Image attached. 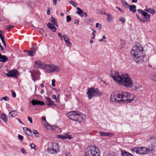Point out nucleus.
<instances>
[{
  "label": "nucleus",
  "instance_id": "f257e3e1",
  "mask_svg": "<svg viewBox=\"0 0 156 156\" xmlns=\"http://www.w3.org/2000/svg\"><path fill=\"white\" fill-rule=\"evenodd\" d=\"M144 50L142 46L138 44L133 47L131 51V54L133 60L136 62H140L144 60L145 55L143 54Z\"/></svg>",
  "mask_w": 156,
  "mask_h": 156
},
{
  "label": "nucleus",
  "instance_id": "f03ea898",
  "mask_svg": "<svg viewBox=\"0 0 156 156\" xmlns=\"http://www.w3.org/2000/svg\"><path fill=\"white\" fill-rule=\"evenodd\" d=\"M66 115L70 119L78 122L82 123L84 122L86 116L79 111H72L66 113Z\"/></svg>",
  "mask_w": 156,
  "mask_h": 156
},
{
  "label": "nucleus",
  "instance_id": "7ed1b4c3",
  "mask_svg": "<svg viewBox=\"0 0 156 156\" xmlns=\"http://www.w3.org/2000/svg\"><path fill=\"white\" fill-rule=\"evenodd\" d=\"M128 92H124L116 94H112L110 98V100L113 102L116 103H125Z\"/></svg>",
  "mask_w": 156,
  "mask_h": 156
},
{
  "label": "nucleus",
  "instance_id": "20e7f679",
  "mask_svg": "<svg viewBox=\"0 0 156 156\" xmlns=\"http://www.w3.org/2000/svg\"><path fill=\"white\" fill-rule=\"evenodd\" d=\"M118 83L128 88L131 87L133 84L132 80L129 76L126 73L121 75V77Z\"/></svg>",
  "mask_w": 156,
  "mask_h": 156
},
{
  "label": "nucleus",
  "instance_id": "39448f33",
  "mask_svg": "<svg viewBox=\"0 0 156 156\" xmlns=\"http://www.w3.org/2000/svg\"><path fill=\"white\" fill-rule=\"evenodd\" d=\"M100 151L99 148L96 147L90 146L85 150V156H100Z\"/></svg>",
  "mask_w": 156,
  "mask_h": 156
},
{
  "label": "nucleus",
  "instance_id": "423d86ee",
  "mask_svg": "<svg viewBox=\"0 0 156 156\" xmlns=\"http://www.w3.org/2000/svg\"><path fill=\"white\" fill-rule=\"evenodd\" d=\"M88 98L90 100L94 97L100 96L102 94V93L98 89L94 87L89 88L87 92Z\"/></svg>",
  "mask_w": 156,
  "mask_h": 156
},
{
  "label": "nucleus",
  "instance_id": "0eeeda50",
  "mask_svg": "<svg viewBox=\"0 0 156 156\" xmlns=\"http://www.w3.org/2000/svg\"><path fill=\"white\" fill-rule=\"evenodd\" d=\"M131 151L133 152L136 153L140 154H147L149 153L150 150L144 147H138L132 148Z\"/></svg>",
  "mask_w": 156,
  "mask_h": 156
},
{
  "label": "nucleus",
  "instance_id": "6e6552de",
  "mask_svg": "<svg viewBox=\"0 0 156 156\" xmlns=\"http://www.w3.org/2000/svg\"><path fill=\"white\" fill-rule=\"evenodd\" d=\"M110 76L112 77L114 81L118 83L121 77V75H120L119 72L116 71H112Z\"/></svg>",
  "mask_w": 156,
  "mask_h": 156
},
{
  "label": "nucleus",
  "instance_id": "1a4fd4ad",
  "mask_svg": "<svg viewBox=\"0 0 156 156\" xmlns=\"http://www.w3.org/2000/svg\"><path fill=\"white\" fill-rule=\"evenodd\" d=\"M58 144L54 143L53 144L52 146V148L51 149H48V152L51 154H53L56 152H58Z\"/></svg>",
  "mask_w": 156,
  "mask_h": 156
},
{
  "label": "nucleus",
  "instance_id": "9d476101",
  "mask_svg": "<svg viewBox=\"0 0 156 156\" xmlns=\"http://www.w3.org/2000/svg\"><path fill=\"white\" fill-rule=\"evenodd\" d=\"M44 68L46 69L48 73H50L55 71L57 69L58 67L53 64H45V67Z\"/></svg>",
  "mask_w": 156,
  "mask_h": 156
},
{
  "label": "nucleus",
  "instance_id": "9b49d317",
  "mask_svg": "<svg viewBox=\"0 0 156 156\" xmlns=\"http://www.w3.org/2000/svg\"><path fill=\"white\" fill-rule=\"evenodd\" d=\"M31 74L33 80L34 82L35 81L40 79V73L38 71H34L31 73Z\"/></svg>",
  "mask_w": 156,
  "mask_h": 156
},
{
  "label": "nucleus",
  "instance_id": "f8f14e48",
  "mask_svg": "<svg viewBox=\"0 0 156 156\" xmlns=\"http://www.w3.org/2000/svg\"><path fill=\"white\" fill-rule=\"evenodd\" d=\"M7 71L8 73H6L5 75L7 76L17 78V75H18V73L16 70H13L10 71L8 70H7Z\"/></svg>",
  "mask_w": 156,
  "mask_h": 156
},
{
  "label": "nucleus",
  "instance_id": "ddd939ff",
  "mask_svg": "<svg viewBox=\"0 0 156 156\" xmlns=\"http://www.w3.org/2000/svg\"><path fill=\"white\" fill-rule=\"evenodd\" d=\"M34 66L35 67L40 69H44L45 67V64L39 60L35 61Z\"/></svg>",
  "mask_w": 156,
  "mask_h": 156
},
{
  "label": "nucleus",
  "instance_id": "4468645a",
  "mask_svg": "<svg viewBox=\"0 0 156 156\" xmlns=\"http://www.w3.org/2000/svg\"><path fill=\"white\" fill-rule=\"evenodd\" d=\"M135 96L132 94L128 92V96L126 97V100L125 103L130 102L133 101L135 98Z\"/></svg>",
  "mask_w": 156,
  "mask_h": 156
},
{
  "label": "nucleus",
  "instance_id": "2eb2a0df",
  "mask_svg": "<svg viewBox=\"0 0 156 156\" xmlns=\"http://www.w3.org/2000/svg\"><path fill=\"white\" fill-rule=\"evenodd\" d=\"M31 103L33 105H44V103L43 101H38L36 100H33Z\"/></svg>",
  "mask_w": 156,
  "mask_h": 156
},
{
  "label": "nucleus",
  "instance_id": "dca6fc26",
  "mask_svg": "<svg viewBox=\"0 0 156 156\" xmlns=\"http://www.w3.org/2000/svg\"><path fill=\"white\" fill-rule=\"evenodd\" d=\"M63 38L65 41L66 44L67 45L69 46H71V43L70 42L69 38L67 35L65 34L63 35Z\"/></svg>",
  "mask_w": 156,
  "mask_h": 156
},
{
  "label": "nucleus",
  "instance_id": "f3484780",
  "mask_svg": "<svg viewBox=\"0 0 156 156\" xmlns=\"http://www.w3.org/2000/svg\"><path fill=\"white\" fill-rule=\"evenodd\" d=\"M143 17V18L145 20V21L147 22L150 21V15L147 12H144L143 13L142 15Z\"/></svg>",
  "mask_w": 156,
  "mask_h": 156
},
{
  "label": "nucleus",
  "instance_id": "a211bd4d",
  "mask_svg": "<svg viewBox=\"0 0 156 156\" xmlns=\"http://www.w3.org/2000/svg\"><path fill=\"white\" fill-rule=\"evenodd\" d=\"M47 27L51 30L53 32H55L56 30V27L51 23L49 22L47 24Z\"/></svg>",
  "mask_w": 156,
  "mask_h": 156
},
{
  "label": "nucleus",
  "instance_id": "6ab92c4d",
  "mask_svg": "<svg viewBox=\"0 0 156 156\" xmlns=\"http://www.w3.org/2000/svg\"><path fill=\"white\" fill-rule=\"evenodd\" d=\"M145 7L146 9L144 10V11L148 12L152 14H154L155 13L156 11L154 9L151 8H149L148 9L147 5H146Z\"/></svg>",
  "mask_w": 156,
  "mask_h": 156
},
{
  "label": "nucleus",
  "instance_id": "aec40b11",
  "mask_svg": "<svg viewBox=\"0 0 156 156\" xmlns=\"http://www.w3.org/2000/svg\"><path fill=\"white\" fill-rule=\"evenodd\" d=\"M59 138H61L63 140L67 139H70L72 138L70 135H68L67 133L63 135H59Z\"/></svg>",
  "mask_w": 156,
  "mask_h": 156
},
{
  "label": "nucleus",
  "instance_id": "412c9836",
  "mask_svg": "<svg viewBox=\"0 0 156 156\" xmlns=\"http://www.w3.org/2000/svg\"><path fill=\"white\" fill-rule=\"evenodd\" d=\"M23 129L24 131V132L28 136H30L32 132L31 130L27 127H24Z\"/></svg>",
  "mask_w": 156,
  "mask_h": 156
},
{
  "label": "nucleus",
  "instance_id": "4be33fe9",
  "mask_svg": "<svg viewBox=\"0 0 156 156\" xmlns=\"http://www.w3.org/2000/svg\"><path fill=\"white\" fill-rule=\"evenodd\" d=\"M0 62H6L8 60V58L7 57L4 55H2L0 53Z\"/></svg>",
  "mask_w": 156,
  "mask_h": 156
},
{
  "label": "nucleus",
  "instance_id": "5701e85b",
  "mask_svg": "<svg viewBox=\"0 0 156 156\" xmlns=\"http://www.w3.org/2000/svg\"><path fill=\"white\" fill-rule=\"evenodd\" d=\"M17 115V112L16 111H13L9 113V117H14Z\"/></svg>",
  "mask_w": 156,
  "mask_h": 156
},
{
  "label": "nucleus",
  "instance_id": "b1692460",
  "mask_svg": "<svg viewBox=\"0 0 156 156\" xmlns=\"http://www.w3.org/2000/svg\"><path fill=\"white\" fill-rule=\"evenodd\" d=\"M100 134L101 136H111L113 135V134L111 133H108L104 132H100Z\"/></svg>",
  "mask_w": 156,
  "mask_h": 156
},
{
  "label": "nucleus",
  "instance_id": "393cba45",
  "mask_svg": "<svg viewBox=\"0 0 156 156\" xmlns=\"http://www.w3.org/2000/svg\"><path fill=\"white\" fill-rule=\"evenodd\" d=\"M50 20L51 22H52V24L53 25L54 24L57 27H58L57 22L56 21V20L55 18L53 17H51V19H50Z\"/></svg>",
  "mask_w": 156,
  "mask_h": 156
},
{
  "label": "nucleus",
  "instance_id": "a878e982",
  "mask_svg": "<svg viewBox=\"0 0 156 156\" xmlns=\"http://www.w3.org/2000/svg\"><path fill=\"white\" fill-rule=\"evenodd\" d=\"M1 118L5 122H7L8 119L7 116L5 114H2L1 116Z\"/></svg>",
  "mask_w": 156,
  "mask_h": 156
},
{
  "label": "nucleus",
  "instance_id": "bb28decb",
  "mask_svg": "<svg viewBox=\"0 0 156 156\" xmlns=\"http://www.w3.org/2000/svg\"><path fill=\"white\" fill-rule=\"evenodd\" d=\"M129 10L133 13H134L136 12V6L134 5L129 6Z\"/></svg>",
  "mask_w": 156,
  "mask_h": 156
},
{
  "label": "nucleus",
  "instance_id": "cd10ccee",
  "mask_svg": "<svg viewBox=\"0 0 156 156\" xmlns=\"http://www.w3.org/2000/svg\"><path fill=\"white\" fill-rule=\"evenodd\" d=\"M46 103L47 105L49 106H52L54 105V102L51 100L50 98H47Z\"/></svg>",
  "mask_w": 156,
  "mask_h": 156
},
{
  "label": "nucleus",
  "instance_id": "c85d7f7f",
  "mask_svg": "<svg viewBox=\"0 0 156 156\" xmlns=\"http://www.w3.org/2000/svg\"><path fill=\"white\" fill-rule=\"evenodd\" d=\"M77 11H76V13H77V14H78L79 15H80V16H82V14H83V10L81 9L79 7L77 8Z\"/></svg>",
  "mask_w": 156,
  "mask_h": 156
},
{
  "label": "nucleus",
  "instance_id": "c756f323",
  "mask_svg": "<svg viewBox=\"0 0 156 156\" xmlns=\"http://www.w3.org/2000/svg\"><path fill=\"white\" fill-rule=\"evenodd\" d=\"M121 152L122 156H128L129 153L125 150H121Z\"/></svg>",
  "mask_w": 156,
  "mask_h": 156
},
{
  "label": "nucleus",
  "instance_id": "7c9ffc66",
  "mask_svg": "<svg viewBox=\"0 0 156 156\" xmlns=\"http://www.w3.org/2000/svg\"><path fill=\"white\" fill-rule=\"evenodd\" d=\"M33 132L36 137H40V135L37 130L34 129L33 130Z\"/></svg>",
  "mask_w": 156,
  "mask_h": 156
},
{
  "label": "nucleus",
  "instance_id": "2f4dec72",
  "mask_svg": "<svg viewBox=\"0 0 156 156\" xmlns=\"http://www.w3.org/2000/svg\"><path fill=\"white\" fill-rule=\"evenodd\" d=\"M24 52H28V55L30 56H33L35 54L34 52H33L32 51H27L26 50H24Z\"/></svg>",
  "mask_w": 156,
  "mask_h": 156
},
{
  "label": "nucleus",
  "instance_id": "473e14b6",
  "mask_svg": "<svg viewBox=\"0 0 156 156\" xmlns=\"http://www.w3.org/2000/svg\"><path fill=\"white\" fill-rule=\"evenodd\" d=\"M122 5L125 7H127L128 6L129 7V5H128V3L126 2L124 0H122Z\"/></svg>",
  "mask_w": 156,
  "mask_h": 156
},
{
  "label": "nucleus",
  "instance_id": "72a5a7b5",
  "mask_svg": "<svg viewBox=\"0 0 156 156\" xmlns=\"http://www.w3.org/2000/svg\"><path fill=\"white\" fill-rule=\"evenodd\" d=\"M107 20L108 21L110 22L112 20V15L111 14H107Z\"/></svg>",
  "mask_w": 156,
  "mask_h": 156
},
{
  "label": "nucleus",
  "instance_id": "f704fd0d",
  "mask_svg": "<svg viewBox=\"0 0 156 156\" xmlns=\"http://www.w3.org/2000/svg\"><path fill=\"white\" fill-rule=\"evenodd\" d=\"M70 3L74 7H76L78 5V4L72 1H70Z\"/></svg>",
  "mask_w": 156,
  "mask_h": 156
},
{
  "label": "nucleus",
  "instance_id": "c9c22d12",
  "mask_svg": "<svg viewBox=\"0 0 156 156\" xmlns=\"http://www.w3.org/2000/svg\"><path fill=\"white\" fill-rule=\"evenodd\" d=\"M37 49V46L35 45L33 46V48L31 49V51H33L34 52V53H35Z\"/></svg>",
  "mask_w": 156,
  "mask_h": 156
},
{
  "label": "nucleus",
  "instance_id": "e433bc0d",
  "mask_svg": "<svg viewBox=\"0 0 156 156\" xmlns=\"http://www.w3.org/2000/svg\"><path fill=\"white\" fill-rule=\"evenodd\" d=\"M14 27V26L12 25H7L6 27V30L8 31H9V30L10 29Z\"/></svg>",
  "mask_w": 156,
  "mask_h": 156
},
{
  "label": "nucleus",
  "instance_id": "4c0bfd02",
  "mask_svg": "<svg viewBox=\"0 0 156 156\" xmlns=\"http://www.w3.org/2000/svg\"><path fill=\"white\" fill-rule=\"evenodd\" d=\"M3 100L7 101L9 100V98L7 97H3L0 99L1 101H2Z\"/></svg>",
  "mask_w": 156,
  "mask_h": 156
},
{
  "label": "nucleus",
  "instance_id": "58836bf2",
  "mask_svg": "<svg viewBox=\"0 0 156 156\" xmlns=\"http://www.w3.org/2000/svg\"><path fill=\"white\" fill-rule=\"evenodd\" d=\"M137 18L140 20V21L142 23H144L145 22V20L144 19H142L138 15L136 14V15Z\"/></svg>",
  "mask_w": 156,
  "mask_h": 156
},
{
  "label": "nucleus",
  "instance_id": "ea45409f",
  "mask_svg": "<svg viewBox=\"0 0 156 156\" xmlns=\"http://www.w3.org/2000/svg\"><path fill=\"white\" fill-rule=\"evenodd\" d=\"M66 21L67 22H70L71 20V18L70 16L69 15H67L66 16Z\"/></svg>",
  "mask_w": 156,
  "mask_h": 156
},
{
  "label": "nucleus",
  "instance_id": "a19ab883",
  "mask_svg": "<svg viewBox=\"0 0 156 156\" xmlns=\"http://www.w3.org/2000/svg\"><path fill=\"white\" fill-rule=\"evenodd\" d=\"M3 31L0 30V37L1 40L4 38V37L2 35Z\"/></svg>",
  "mask_w": 156,
  "mask_h": 156
},
{
  "label": "nucleus",
  "instance_id": "79ce46f5",
  "mask_svg": "<svg viewBox=\"0 0 156 156\" xmlns=\"http://www.w3.org/2000/svg\"><path fill=\"white\" fill-rule=\"evenodd\" d=\"M18 139L21 141H22L23 138V136L20 134H18Z\"/></svg>",
  "mask_w": 156,
  "mask_h": 156
},
{
  "label": "nucleus",
  "instance_id": "37998d69",
  "mask_svg": "<svg viewBox=\"0 0 156 156\" xmlns=\"http://www.w3.org/2000/svg\"><path fill=\"white\" fill-rule=\"evenodd\" d=\"M120 44H121V46L122 47H123L125 45V41L124 40H121Z\"/></svg>",
  "mask_w": 156,
  "mask_h": 156
},
{
  "label": "nucleus",
  "instance_id": "c03bdc74",
  "mask_svg": "<svg viewBox=\"0 0 156 156\" xmlns=\"http://www.w3.org/2000/svg\"><path fill=\"white\" fill-rule=\"evenodd\" d=\"M11 93L12 94V96L14 97V98H15L16 97V94L15 93V92H14L13 90H12L11 91Z\"/></svg>",
  "mask_w": 156,
  "mask_h": 156
},
{
  "label": "nucleus",
  "instance_id": "a18cd8bd",
  "mask_svg": "<svg viewBox=\"0 0 156 156\" xmlns=\"http://www.w3.org/2000/svg\"><path fill=\"white\" fill-rule=\"evenodd\" d=\"M52 98L56 100L57 101V99H58V95L57 97V99L56 98V95H53L52 96Z\"/></svg>",
  "mask_w": 156,
  "mask_h": 156
},
{
  "label": "nucleus",
  "instance_id": "49530a36",
  "mask_svg": "<svg viewBox=\"0 0 156 156\" xmlns=\"http://www.w3.org/2000/svg\"><path fill=\"white\" fill-rule=\"evenodd\" d=\"M30 146L32 148L34 149H35V148L36 147V145L34 144L33 143L31 144L30 145Z\"/></svg>",
  "mask_w": 156,
  "mask_h": 156
},
{
  "label": "nucleus",
  "instance_id": "de8ad7c7",
  "mask_svg": "<svg viewBox=\"0 0 156 156\" xmlns=\"http://www.w3.org/2000/svg\"><path fill=\"white\" fill-rule=\"evenodd\" d=\"M137 11L139 13L141 14L142 15L143 14V13L144 12H145L143 11V10H141L140 9H138L137 10Z\"/></svg>",
  "mask_w": 156,
  "mask_h": 156
},
{
  "label": "nucleus",
  "instance_id": "09e8293b",
  "mask_svg": "<svg viewBox=\"0 0 156 156\" xmlns=\"http://www.w3.org/2000/svg\"><path fill=\"white\" fill-rule=\"evenodd\" d=\"M82 16H81V17H82L83 16H84L85 18H87V13L84 12H83V14H82Z\"/></svg>",
  "mask_w": 156,
  "mask_h": 156
},
{
  "label": "nucleus",
  "instance_id": "8fccbe9b",
  "mask_svg": "<svg viewBox=\"0 0 156 156\" xmlns=\"http://www.w3.org/2000/svg\"><path fill=\"white\" fill-rule=\"evenodd\" d=\"M119 21H122L123 23H124L125 21V18H120L119 19Z\"/></svg>",
  "mask_w": 156,
  "mask_h": 156
},
{
  "label": "nucleus",
  "instance_id": "3c124183",
  "mask_svg": "<svg viewBox=\"0 0 156 156\" xmlns=\"http://www.w3.org/2000/svg\"><path fill=\"white\" fill-rule=\"evenodd\" d=\"M27 118H28V120L29 121V122L30 123H32L33 122L32 118L31 117H28Z\"/></svg>",
  "mask_w": 156,
  "mask_h": 156
},
{
  "label": "nucleus",
  "instance_id": "603ef678",
  "mask_svg": "<svg viewBox=\"0 0 156 156\" xmlns=\"http://www.w3.org/2000/svg\"><path fill=\"white\" fill-rule=\"evenodd\" d=\"M55 80L54 79H53L52 80V84L51 85L53 87L55 86Z\"/></svg>",
  "mask_w": 156,
  "mask_h": 156
},
{
  "label": "nucleus",
  "instance_id": "864d4df0",
  "mask_svg": "<svg viewBox=\"0 0 156 156\" xmlns=\"http://www.w3.org/2000/svg\"><path fill=\"white\" fill-rule=\"evenodd\" d=\"M79 20H76V19H75L74 20V23H75L77 25H78L79 24Z\"/></svg>",
  "mask_w": 156,
  "mask_h": 156
},
{
  "label": "nucleus",
  "instance_id": "5fc2aeb1",
  "mask_svg": "<svg viewBox=\"0 0 156 156\" xmlns=\"http://www.w3.org/2000/svg\"><path fill=\"white\" fill-rule=\"evenodd\" d=\"M21 151L24 154H25L26 153L25 150L23 148L21 149Z\"/></svg>",
  "mask_w": 156,
  "mask_h": 156
},
{
  "label": "nucleus",
  "instance_id": "6e6d98bb",
  "mask_svg": "<svg viewBox=\"0 0 156 156\" xmlns=\"http://www.w3.org/2000/svg\"><path fill=\"white\" fill-rule=\"evenodd\" d=\"M65 156H73L70 153H66L65 154Z\"/></svg>",
  "mask_w": 156,
  "mask_h": 156
},
{
  "label": "nucleus",
  "instance_id": "4d7b16f0",
  "mask_svg": "<svg viewBox=\"0 0 156 156\" xmlns=\"http://www.w3.org/2000/svg\"><path fill=\"white\" fill-rule=\"evenodd\" d=\"M44 124L45 126L47 127L50 126L49 125L48 123L46 122H44Z\"/></svg>",
  "mask_w": 156,
  "mask_h": 156
},
{
  "label": "nucleus",
  "instance_id": "13d9d810",
  "mask_svg": "<svg viewBox=\"0 0 156 156\" xmlns=\"http://www.w3.org/2000/svg\"><path fill=\"white\" fill-rule=\"evenodd\" d=\"M1 40L2 41V42L3 43L4 45L6 47V43H5V40L4 39V38L2 39Z\"/></svg>",
  "mask_w": 156,
  "mask_h": 156
},
{
  "label": "nucleus",
  "instance_id": "bf43d9fd",
  "mask_svg": "<svg viewBox=\"0 0 156 156\" xmlns=\"http://www.w3.org/2000/svg\"><path fill=\"white\" fill-rule=\"evenodd\" d=\"M96 31L95 30H94V31L93 32V33H92V34L93 35V37H95V34L96 33Z\"/></svg>",
  "mask_w": 156,
  "mask_h": 156
},
{
  "label": "nucleus",
  "instance_id": "052dcab7",
  "mask_svg": "<svg viewBox=\"0 0 156 156\" xmlns=\"http://www.w3.org/2000/svg\"><path fill=\"white\" fill-rule=\"evenodd\" d=\"M53 1V4L55 5H56V3L58 0H52Z\"/></svg>",
  "mask_w": 156,
  "mask_h": 156
},
{
  "label": "nucleus",
  "instance_id": "680f3d73",
  "mask_svg": "<svg viewBox=\"0 0 156 156\" xmlns=\"http://www.w3.org/2000/svg\"><path fill=\"white\" fill-rule=\"evenodd\" d=\"M42 120H43V121H44L43 122H46V120L45 119V117H42Z\"/></svg>",
  "mask_w": 156,
  "mask_h": 156
},
{
  "label": "nucleus",
  "instance_id": "e2e57ef3",
  "mask_svg": "<svg viewBox=\"0 0 156 156\" xmlns=\"http://www.w3.org/2000/svg\"><path fill=\"white\" fill-rule=\"evenodd\" d=\"M93 20V19H87L85 20V21H86V22H88L90 21L91 20Z\"/></svg>",
  "mask_w": 156,
  "mask_h": 156
},
{
  "label": "nucleus",
  "instance_id": "0e129e2a",
  "mask_svg": "<svg viewBox=\"0 0 156 156\" xmlns=\"http://www.w3.org/2000/svg\"><path fill=\"white\" fill-rule=\"evenodd\" d=\"M99 41H103V42H106V40H104L103 39H99Z\"/></svg>",
  "mask_w": 156,
  "mask_h": 156
},
{
  "label": "nucleus",
  "instance_id": "69168bd1",
  "mask_svg": "<svg viewBox=\"0 0 156 156\" xmlns=\"http://www.w3.org/2000/svg\"><path fill=\"white\" fill-rule=\"evenodd\" d=\"M17 120H18V121L21 124H23V123L21 121V120L20 119H18V118H16Z\"/></svg>",
  "mask_w": 156,
  "mask_h": 156
},
{
  "label": "nucleus",
  "instance_id": "338daca9",
  "mask_svg": "<svg viewBox=\"0 0 156 156\" xmlns=\"http://www.w3.org/2000/svg\"><path fill=\"white\" fill-rule=\"evenodd\" d=\"M59 37L62 39V34L59 33Z\"/></svg>",
  "mask_w": 156,
  "mask_h": 156
},
{
  "label": "nucleus",
  "instance_id": "774afa93",
  "mask_svg": "<svg viewBox=\"0 0 156 156\" xmlns=\"http://www.w3.org/2000/svg\"><path fill=\"white\" fill-rule=\"evenodd\" d=\"M100 25V24L98 23H97L96 24V27H98Z\"/></svg>",
  "mask_w": 156,
  "mask_h": 156
}]
</instances>
